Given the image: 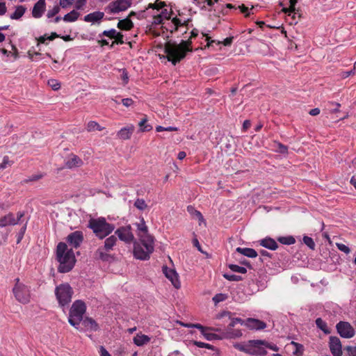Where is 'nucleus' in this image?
I'll return each instance as SVG.
<instances>
[{"instance_id":"obj_8","label":"nucleus","mask_w":356,"mask_h":356,"mask_svg":"<svg viewBox=\"0 0 356 356\" xmlns=\"http://www.w3.org/2000/svg\"><path fill=\"white\" fill-rule=\"evenodd\" d=\"M16 284L13 289L15 298L23 304L29 302L30 295L28 287L22 283L19 282V279H15Z\"/></svg>"},{"instance_id":"obj_56","label":"nucleus","mask_w":356,"mask_h":356,"mask_svg":"<svg viewBox=\"0 0 356 356\" xmlns=\"http://www.w3.org/2000/svg\"><path fill=\"white\" fill-rule=\"evenodd\" d=\"M336 245L339 250L343 252L346 254H348L350 252V248L345 244L337 243Z\"/></svg>"},{"instance_id":"obj_33","label":"nucleus","mask_w":356,"mask_h":356,"mask_svg":"<svg viewBox=\"0 0 356 356\" xmlns=\"http://www.w3.org/2000/svg\"><path fill=\"white\" fill-rule=\"evenodd\" d=\"M187 211L191 215L195 216L199 221L203 222L204 221V217L202 214V213L195 209L194 207L189 205L187 207Z\"/></svg>"},{"instance_id":"obj_11","label":"nucleus","mask_w":356,"mask_h":356,"mask_svg":"<svg viewBox=\"0 0 356 356\" xmlns=\"http://www.w3.org/2000/svg\"><path fill=\"white\" fill-rule=\"evenodd\" d=\"M138 231V236L139 240H150L152 242V240L154 241V238L152 235L149 233L148 227L145 224V221L143 218H140V222L139 223H136Z\"/></svg>"},{"instance_id":"obj_64","label":"nucleus","mask_w":356,"mask_h":356,"mask_svg":"<svg viewBox=\"0 0 356 356\" xmlns=\"http://www.w3.org/2000/svg\"><path fill=\"white\" fill-rule=\"evenodd\" d=\"M238 8L240 9L241 13L245 14V16L246 17L250 16V13L249 12V8L246 7L244 4L239 6Z\"/></svg>"},{"instance_id":"obj_48","label":"nucleus","mask_w":356,"mask_h":356,"mask_svg":"<svg viewBox=\"0 0 356 356\" xmlns=\"http://www.w3.org/2000/svg\"><path fill=\"white\" fill-rule=\"evenodd\" d=\"M172 24L175 26V30H170V33H172L177 31L179 26H182V22L180 19L175 17L171 19Z\"/></svg>"},{"instance_id":"obj_59","label":"nucleus","mask_w":356,"mask_h":356,"mask_svg":"<svg viewBox=\"0 0 356 356\" xmlns=\"http://www.w3.org/2000/svg\"><path fill=\"white\" fill-rule=\"evenodd\" d=\"M74 0H60L59 6L63 8H67L68 6L72 5Z\"/></svg>"},{"instance_id":"obj_35","label":"nucleus","mask_w":356,"mask_h":356,"mask_svg":"<svg viewBox=\"0 0 356 356\" xmlns=\"http://www.w3.org/2000/svg\"><path fill=\"white\" fill-rule=\"evenodd\" d=\"M147 118H144L138 123V126L140 127V131L147 132V131H149L152 129V125H150L149 124H147Z\"/></svg>"},{"instance_id":"obj_32","label":"nucleus","mask_w":356,"mask_h":356,"mask_svg":"<svg viewBox=\"0 0 356 356\" xmlns=\"http://www.w3.org/2000/svg\"><path fill=\"white\" fill-rule=\"evenodd\" d=\"M277 241L283 245H293L296 243V239L293 236H279Z\"/></svg>"},{"instance_id":"obj_43","label":"nucleus","mask_w":356,"mask_h":356,"mask_svg":"<svg viewBox=\"0 0 356 356\" xmlns=\"http://www.w3.org/2000/svg\"><path fill=\"white\" fill-rule=\"evenodd\" d=\"M96 255L104 261H109L112 258L111 256L107 253L104 252L101 248H99L96 252Z\"/></svg>"},{"instance_id":"obj_42","label":"nucleus","mask_w":356,"mask_h":356,"mask_svg":"<svg viewBox=\"0 0 356 356\" xmlns=\"http://www.w3.org/2000/svg\"><path fill=\"white\" fill-rule=\"evenodd\" d=\"M291 344L296 347V350L293 353V355H297V356L302 355L303 352H304L303 345H302L299 343L295 342V341H292Z\"/></svg>"},{"instance_id":"obj_51","label":"nucleus","mask_w":356,"mask_h":356,"mask_svg":"<svg viewBox=\"0 0 356 356\" xmlns=\"http://www.w3.org/2000/svg\"><path fill=\"white\" fill-rule=\"evenodd\" d=\"M119 71L122 72L121 79L122 80L124 85H126L129 82L128 72L125 68L120 69Z\"/></svg>"},{"instance_id":"obj_23","label":"nucleus","mask_w":356,"mask_h":356,"mask_svg":"<svg viewBox=\"0 0 356 356\" xmlns=\"http://www.w3.org/2000/svg\"><path fill=\"white\" fill-rule=\"evenodd\" d=\"M17 224V220H15V216L13 213L10 212L7 215L0 218V227H3L8 225H15Z\"/></svg>"},{"instance_id":"obj_3","label":"nucleus","mask_w":356,"mask_h":356,"mask_svg":"<svg viewBox=\"0 0 356 356\" xmlns=\"http://www.w3.org/2000/svg\"><path fill=\"white\" fill-rule=\"evenodd\" d=\"M88 227L92 230L97 237L100 239L108 236L115 229V225L106 222V218L99 217L91 218L88 221Z\"/></svg>"},{"instance_id":"obj_12","label":"nucleus","mask_w":356,"mask_h":356,"mask_svg":"<svg viewBox=\"0 0 356 356\" xmlns=\"http://www.w3.org/2000/svg\"><path fill=\"white\" fill-rule=\"evenodd\" d=\"M162 271L165 276L171 282L176 289H179L181 283L179 280V275L175 269L169 268L167 266L162 267Z\"/></svg>"},{"instance_id":"obj_53","label":"nucleus","mask_w":356,"mask_h":356,"mask_svg":"<svg viewBox=\"0 0 356 356\" xmlns=\"http://www.w3.org/2000/svg\"><path fill=\"white\" fill-rule=\"evenodd\" d=\"M263 341H264L263 346L265 347V348H269L275 352H277L279 350V348L277 347V345H275L274 343H269L266 340H263Z\"/></svg>"},{"instance_id":"obj_16","label":"nucleus","mask_w":356,"mask_h":356,"mask_svg":"<svg viewBox=\"0 0 356 356\" xmlns=\"http://www.w3.org/2000/svg\"><path fill=\"white\" fill-rule=\"evenodd\" d=\"M106 9H108L111 13L113 14L127 10L124 0H115L111 2L106 7Z\"/></svg>"},{"instance_id":"obj_29","label":"nucleus","mask_w":356,"mask_h":356,"mask_svg":"<svg viewBox=\"0 0 356 356\" xmlns=\"http://www.w3.org/2000/svg\"><path fill=\"white\" fill-rule=\"evenodd\" d=\"M315 323L316 327L322 330L325 334H328L331 332V330L328 328L326 322H325L321 318H317Z\"/></svg>"},{"instance_id":"obj_2","label":"nucleus","mask_w":356,"mask_h":356,"mask_svg":"<svg viewBox=\"0 0 356 356\" xmlns=\"http://www.w3.org/2000/svg\"><path fill=\"white\" fill-rule=\"evenodd\" d=\"M56 260L59 262V273H65L72 270L76 261L72 248L68 249L65 243L60 242L56 247Z\"/></svg>"},{"instance_id":"obj_40","label":"nucleus","mask_w":356,"mask_h":356,"mask_svg":"<svg viewBox=\"0 0 356 356\" xmlns=\"http://www.w3.org/2000/svg\"><path fill=\"white\" fill-rule=\"evenodd\" d=\"M104 127H102L97 122L90 121L87 124L88 131H93L95 130L102 131Z\"/></svg>"},{"instance_id":"obj_36","label":"nucleus","mask_w":356,"mask_h":356,"mask_svg":"<svg viewBox=\"0 0 356 356\" xmlns=\"http://www.w3.org/2000/svg\"><path fill=\"white\" fill-rule=\"evenodd\" d=\"M191 343H192L193 345L194 346H196L199 348H207L209 350H217L215 346L209 344V343H204V342H202V341H195V340H192L190 342Z\"/></svg>"},{"instance_id":"obj_41","label":"nucleus","mask_w":356,"mask_h":356,"mask_svg":"<svg viewBox=\"0 0 356 356\" xmlns=\"http://www.w3.org/2000/svg\"><path fill=\"white\" fill-rule=\"evenodd\" d=\"M228 268L233 272L245 274L247 273V269L245 267L239 266L236 264H229Z\"/></svg>"},{"instance_id":"obj_17","label":"nucleus","mask_w":356,"mask_h":356,"mask_svg":"<svg viewBox=\"0 0 356 356\" xmlns=\"http://www.w3.org/2000/svg\"><path fill=\"white\" fill-rule=\"evenodd\" d=\"M134 130L135 127L133 124H130L118 131L117 136L121 140H128L131 137Z\"/></svg>"},{"instance_id":"obj_20","label":"nucleus","mask_w":356,"mask_h":356,"mask_svg":"<svg viewBox=\"0 0 356 356\" xmlns=\"http://www.w3.org/2000/svg\"><path fill=\"white\" fill-rule=\"evenodd\" d=\"M259 243L261 246L270 250H275L279 248L276 241L269 236L260 240Z\"/></svg>"},{"instance_id":"obj_63","label":"nucleus","mask_w":356,"mask_h":356,"mask_svg":"<svg viewBox=\"0 0 356 356\" xmlns=\"http://www.w3.org/2000/svg\"><path fill=\"white\" fill-rule=\"evenodd\" d=\"M172 14L173 12L172 10L169 13L167 9H163L160 13V15L163 17V19L165 18L166 19H170Z\"/></svg>"},{"instance_id":"obj_1","label":"nucleus","mask_w":356,"mask_h":356,"mask_svg":"<svg viewBox=\"0 0 356 356\" xmlns=\"http://www.w3.org/2000/svg\"><path fill=\"white\" fill-rule=\"evenodd\" d=\"M191 43L190 40H181L179 44L172 41L165 42L164 52L167 54L168 60L171 62L173 65H176L177 63L186 57L188 52L193 51L192 48L190 47Z\"/></svg>"},{"instance_id":"obj_7","label":"nucleus","mask_w":356,"mask_h":356,"mask_svg":"<svg viewBox=\"0 0 356 356\" xmlns=\"http://www.w3.org/2000/svg\"><path fill=\"white\" fill-rule=\"evenodd\" d=\"M74 293L73 289L68 283H63L55 289V295L60 307H64L69 305Z\"/></svg>"},{"instance_id":"obj_46","label":"nucleus","mask_w":356,"mask_h":356,"mask_svg":"<svg viewBox=\"0 0 356 356\" xmlns=\"http://www.w3.org/2000/svg\"><path fill=\"white\" fill-rule=\"evenodd\" d=\"M166 6L165 3L164 1H161L160 0H156V1L154 3H149L148 5L147 8H152V9H156L160 10L165 7Z\"/></svg>"},{"instance_id":"obj_9","label":"nucleus","mask_w":356,"mask_h":356,"mask_svg":"<svg viewBox=\"0 0 356 356\" xmlns=\"http://www.w3.org/2000/svg\"><path fill=\"white\" fill-rule=\"evenodd\" d=\"M336 328L337 332L342 338L350 339L355 334L354 328L348 322L339 321L337 324Z\"/></svg>"},{"instance_id":"obj_26","label":"nucleus","mask_w":356,"mask_h":356,"mask_svg":"<svg viewBox=\"0 0 356 356\" xmlns=\"http://www.w3.org/2000/svg\"><path fill=\"white\" fill-rule=\"evenodd\" d=\"M150 337L143 334H137L133 339L134 344L138 346H143L150 341Z\"/></svg>"},{"instance_id":"obj_6","label":"nucleus","mask_w":356,"mask_h":356,"mask_svg":"<svg viewBox=\"0 0 356 356\" xmlns=\"http://www.w3.org/2000/svg\"><path fill=\"white\" fill-rule=\"evenodd\" d=\"M230 323H229L228 326L229 330H235L234 327L237 325L240 324L241 325H244L246 327L250 329V330H264L266 327V323L262 321H260L259 319L252 318H248L247 319L244 320L241 318H232L230 320Z\"/></svg>"},{"instance_id":"obj_30","label":"nucleus","mask_w":356,"mask_h":356,"mask_svg":"<svg viewBox=\"0 0 356 356\" xmlns=\"http://www.w3.org/2000/svg\"><path fill=\"white\" fill-rule=\"evenodd\" d=\"M79 15H80V13L79 12H77L75 10H73L71 12L65 15L64 17H63V19L65 22H75L77 20Z\"/></svg>"},{"instance_id":"obj_24","label":"nucleus","mask_w":356,"mask_h":356,"mask_svg":"<svg viewBox=\"0 0 356 356\" xmlns=\"http://www.w3.org/2000/svg\"><path fill=\"white\" fill-rule=\"evenodd\" d=\"M236 251L249 258H255L258 255L257 252L254 249L250 248L238 247L236 249Z\"/></svg>"},{"instance_id":"obj_61","label":"nucleus","mask_w":356,"mask_h":356,"mask_svg":"<svg viewBox=\"0 0 356 356\" xmlns=\"http://www.w3.org/2000/svg\"><path fill=\"white\" fill-rule=\"evenodd\" d=\"M204 337L208 341L218 340V334L216 333L207 332L204 334Z\"/></svg>"},{"instance_id":"obj_5","label":"nucleus","mask_w":356,"mask_h":356,"mask_svg":"<svg viewBox=\"0 0 356 356\" xmlns=\"http://www.w3.org/2000/svg\"><path fill=\"white\" fill-rule=\"evenodd\" d=\"M154 250V241L139 240V242L135 241L134 243V256L135 258L145 261L148 260L150 254Z\"/></svg>"},{"instance_id":"obj_34","label":"nucleus","mask_w":356,"mask_h":356,"mask_svg":"<svg viewBox=\"0 0 356 356\" xmlns=\"http://www.w3.org/2000/svg\"><path fill=\"white\" fill-rule=\"evenodd\" d=\"M298 2V0H289V8H283L282 12L289 15H291V13L296 14V5Z\"/></svg>"},{"instance_id":"obj_60","label":"nucleus","mask_w":356,"mask_h":356,"mask_svg":"<svg viewBox=\"0 0 356 356\" xmlns=\"http://www.w3.org/2000/svg\"><path fill=\"white\" fill-rule=\"evenodd\" d=\"M197 330H199L201 332V334L204 336V334H206L207 331H209L210 327H205L200 323H196V327Z\"/></svg>"},{"instance_id":"obj_39","label":"nucleus","mask_w":356,"mask_h":356,"mask_svg":"<svg viewBox=\"0 0 356 356\" xmlns=\"http://www.w3.org/2000/svg\"><path fill=\"white\" fill-rule=\"evenodd\" d=\"M118 33V32L115 29H111L110 30L104 31L102 33L99 35V37L101 38L102 36H106L111 39H114L116 37Z\"/></svg>"},{"instance_id":"obj_14","label":"nucleus","mask_w":356,"mask_h":356,"mask_svg":"<svg viewBox=\"0 0 356 356\" xmlns=\"http://www.w3.org/2000/svg\"><path fill=\"white\" fill-rule=\"evenodd\" d=\"M130 230V225L127 227H121L115 231V234L118 236L120 240L126 243H130L134 239V236Z\"/></svg>"},{"instance_id":"obj_58","label":"nucleus","mask_w":356,"mask_h":356,"mask_svg":"<svg viewBox=\"0 0 356 356\" xmlns=\"http://www.w3.org/2000/svg\"><path fill=\"white\" fill-rule=\"evenodd\" d=\"M344 350L348 351V356H356V346H347Z\"/></svg>"},{"instance_id":"obj_28","label":"nucleus","mask_w":356,"mask_h":356,"mask_svg":"<svg viewBox=\"0 0 356 356\" xmlns=\"http://www.w3.org/2000/svg\"><path fill=\"white\" fill-rule=\"evenodd\" d=\"M26 8L24 6H17L15 12L10 15V17L12 19H20L26 12Z\"/></svg>"},{"instance_id":"obj_4","label":"nucleus","mask_w":356,"mask_h":356,"mask_svg":"<svg viewBox=\"0 0 356 356\" xmlns=\"http://www.w3.org/2000/svg\"><path fill=\"white\" fill-rule=\"evenodd\" d=\"M86 311V303L81 300H75L70 309L68 322L74 328L79 330V325Z\"/></svg>"},{"instance_id":"obj_44","label":"nucleus","mask_w":356,"mask_h":356,"mask_svg":"<svg viewBox=\"0 0 356 356\" xmlns=\"http://www.w3.org/2000/svg\"><path fill=\"white\" fill-rule=\"evenodd\" d=\"M222 276L225 279H226L228 281L238 282L243 280V277L241 275L224 273Z\"/></svg>"},{"instance_id":"obj_18","label":"nucleus","mask_w":356,"mask_h":356,"mask_svg":"<svg viewBox=\"0 0 356 356\" xmlns=\"http://www.w3.org/2000/svg\"><path fill=\"white\" fill-rule=\"evenodd\" d=\"M45 0H38L34 5L32 10L33 17L40 18L45 10Z\"/></svg>"},{"instance_id":"obj_50","label":"nucleus","mask_w":356,"mask_h":356,"mask_svg":"<svg viewBox=\"0 0 356 356\" xmlns=\"http://www.w3.org/2000/svg\"><path fill=\"white\" fill-rule=\"evenodd\" d=\"M60 6H55L52 10H48L47 17L51 18L57 15L60 10Z\"/></svg>"},{"instance_id":"obj_45","label":"nucleus","mask_w":356,"mask_h":356,"mask_svg":"<svg viewBox=\"0 0 356 356\" xmlns=\"http://www.w3.org/2000/svg\"><path fill=\"white\" fill-rule=\"evenodd\" d=\"M134 207L140 211H144L147 207V205L143 199L138 198L134 202Z\"/></svg>"},{"instance_id":"obj_22","label":"nucleus","mask_w":356,"mask_h":356,"mask_svg":"<svg viewBox=\"0 0 356 356\" xmlns=\"http://www.w3.org/2000/svg\"><path fill=\"white\" fill-rule=\"evenodd\" d=\"M83 161L78 156L72 154V157L65 161V166L67 168L72 169L74 168H78L82 166Z\"/></svg>"},{"instance_id":"obj_21","label":"nucleus","mask_w":356,"mask_h":356,"mask_svg":"<svg viewBox=\"0 0 356 356\" xmlns=\"http://www.w3.org/2000/svg\"><path fill=\"white\" fill-rule=\"evenodd\" d=\"M86 330L97 331L99 329L97 323L90 317H86L81 322Z\"/></svg>"},{"instance_id":"obj_37","label":"nucleus","mask_w":356,"mask_h":356,"mask_svg":"<svg viewBox=\"0 0 356 356\" xmlns=\"http://www.w3.org/2000/svg\"><path fill=\"white\" fill-rule=\"evenodd\" d=\"M254 348H255V350L254 353H252V355L264 356L267 354V350L263 345H256L254 346Z\"/></svg>"},{"instance_id":"obj_13","label":"nucleus","mask_w":356,"mask_h":356,"mask_svg":"<svg viewBox=\"0 0 356 356\" xmlns=\"http://www.w3.org/2000/svg\"><path fill=\"white\" fill-rule=\"evenodd\" d=\"M329 348L333 356H341L342 345L339 337L331 336L329 338Z\"/></svg>"},{"instance_id":"obj_57","label":"nucleus","mask_w":356,"mask_h":356,"mask_svg":"<svg viewBox=\"0 0 356 356\" xmlns=\"http://www.w3.org/2000/svg\"><path fill=\"white\" fill-rule=\"evenodd\" d=\"M123 38V34L121 32H118L116 35V37L114 38L115 40L113 41V43H116L117 44H124Z\"/></svg>"},{"instance_id":"obj_55","label":"nucleus","mask_w":356,"mask_h":356,"mask_svg":"<svg viewBox=\"0 0 356 356\" xmlns=\"http://www.w3.org/2000/svg\"><path fill=\"white\" fill-rule=\"evenodd\" d=\"M233 346L236 349L246 353V351H247V343H234Z\"/></svg>"},{"instance_id":"obj_52","label":"nucleus","mask_w":356,"mask_h":356,"mask_svg":"<svg viewBox=\"0 0 356 356\" xmlns=\"http://www.w3.org/2000/svg\"><path fill=\"white\" fill-rule=\"evenodd\" d=\"M48 85L54 90H57L60 88V84L56 79H50L48 81Z\"/></svg>"},{"instance_id":"obj_15","label":"nucleus","mask_w":356,"mask_h":356,"mask_svg":"<svg viewBox=\"0 0 356 356\" xmlns=\"http://www.w3.org/2000/svg\"><path fill=\"white\" fill-rule=\"evenodd\" d=\"M241 330H229L227 325L225 330H222L220 334H218V340L238 339L242 337Z\"/></svg>"},{"instance_id":"obj_10","label":"nucleus","mask_w":356,"mask_h":356,"mask_svg":"<svg viewBox=\"0 0 356 356\" xmlns=\"http://www.w3.org/2000/svg\"><path fill=\"white\" fill-rule=\"evenodd\" d=\"M65 239L69 245L78 248L83 243L84 238L81 231H75L68 234Z\"/></svg>"},{"instance_id":"obj_31","label":"nucleus","mask_w":356,"mask_h":356,"mask_svg":"<svg viewBox=\"0 0 356 356\" xmlns=\"http://www.w3.org/2000/svg\"><path fill=\"white\" fill-rule=\"evenodd\" d=\"M117 241V238L115 236L113 235L107 238L104 241V248L106 251H109L112 250L113 247Z\"/></svg>"},{"instance_id":"obj_25","label":"nucleus","mask_w":356,"mask_h":356,"mask_svg":"<svg viewBox=\"0 0 356 356\" xmlns=\"http://www.w3.org/2000/svg\"><path fill=\"white\" fill-rule=\"evenodd\" d=\"M117 26L118 29L122 31H130L134 28V23L131 19L127 17L124 19L120 20Z\"/></svg>"},{"instance_id":"obj_27","label":"nucleus","mask_w":356,"mask_h":356,"mask_svg":"<svg viewBox=\"0 0 356 356\" xmlns=\"http://www.w3.org/2000/svg\"><path fill=\"white\" fill-rule=\"evenodd\" d=\"M264 341L261 339H253V340H249L247 342V351L246 354H249L252 355V353L255 350V348H254V346L256 345H263Z\"/></svg>"},{"instance_id":"obj_62","label":"nucleus","mask_w":356,"mask_h":356,"mask_svg":"<svg viewBox=\"0 0 356 356\" xmlns=\"http://www.w3.org/2000/svg\"><path fill=\"white\" fill-rule=\"evenodd\" d=\"M233 40H234V36H230V37L225 38L222 42L218 41V44H223L225 46L229 47L232 44Z\"/></svg>"},{"instance_id":"obj_38","label":"nucleus","mask_w":356,"mask_h":356,"mask_svg":"<svg viewBox=\"0 0 356 356\" xmlns=\"http://www.w3.org/2000/svg\"><path fill=\"white\" fill-rule=\"evenodd\" d=\"M302 242L311 250H314L316 244L313 238L308 236H304L302 238Z\"/></svg>"},{"instance_id":"obj_19","label":"nucleus","mask_w":356,"mask_h":356,"mask_svg":"<svg viewBox=\"0 0 356 356\" xmlns=\"http://www.w3.org/2000/svg\"><path fill=\"white\" fill-rule=\"evenodd\" d=\"M104 13L101 11H95L86 15L83 20L87 22L100 23V21L104 18Z\"/></svg>"},{"instance_id":"obj_49","label":"nucleus","mask_w":356,"mask_h":356,"mask_svg":"<svg viewBox=\"0 0 356 356\" xmlns=\"http://www.w3.org/2000/svg\"><path fill=\"white\" fill-rule=\"evenodd\" d=\"M276 152L282 154L288 153V147L280 143H277Z\"/></svg>"},{"instance_id":"obj_47","label":"nucleus","mask_w":356,"mask_h":356,"mask_svg":"<svg viewBox=\"0 0 356 356\" xmlns=\"http://www.w3.org/2000/svg\"><path fill=\"white\" fill-rule=\"evenodd\" d=\"M227 298V295L225 293H217L216 294L213 298L212 300L213 301L215 305H217L218 303L225 301Z\"/></svg>"},{"instance_id":"obj_54","label":"nucleus","mask_w":356,"mask_h":356,"mask_svg":"<svg viewBox=\"0 0 356 356\" xmlns=\"http://www.w3.org/2000/svg\"><path fill=\"white\" fill-rule=\"evenodd\" d=\"M26 224L20 229L19 232L17 234V243H19L22 241V239L24 237V235L25 234L26 229Z\"/></svg>"}]
</instances>
